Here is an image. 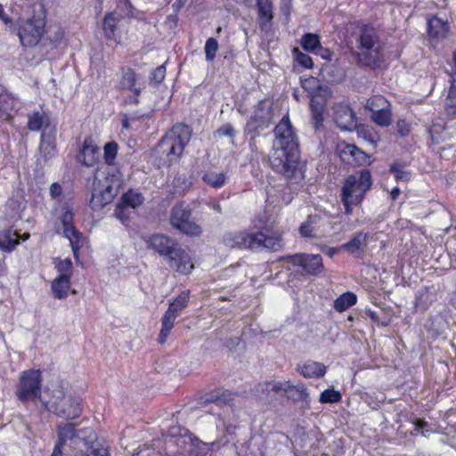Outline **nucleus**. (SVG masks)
Masks as SVG:
<instances>
[{"label": "nucleus", "instance_id": "obj_31", "mask_svg": "<svg viewBox=\"0 0 456 456\" xmlns=\"http://www.w3.org/2000/svg\"><path fill=\"white\" fill-rule=\"evenodd\" d=\"M257 6V12L259 17L260 27L263 28L264 26L270 22L273 18V4L271 0H256Z\"/></svg>", "mask_w": 456, "mask_h": 456}, {"label": "nucleus", "instance_id": "obj_20", "mask_svg": "<svg viewBox=\"0 0 456 456\" xmlns=\"http://www.w3.org/2000/svg\"><path fill=\"white\" fill-rule=\"evenodd\" d=\"M145 242L148 248L153 249L155 252L167 258L169 257L178 245L177 242L170 237L159 233L148 237Z\"/></svg>", "mask_w": 456, "mask_h": 456}, {"label": "nucleus", "instance_id": "obj_6", "mask_svg": "<svg viewBox=\"0 0 456 456\" xmlns=\"http://www.w3.org/2000/svg\"><path fill=\"white\" fill-rule=\"evenodd\" d=\"M121 185L120 177L116 175H109L103 181L99 180L94 184L92 193L91 207L94 209H101L110 203L118 193Z\"/></svg>", "mask_w": 456, "mask_h": 456}, {"label": "nucleus", "instance_id": "obj_5", "mask_svg": "<svg viewBox=\"0 0 456 456\" xmlns=\"http://www.w3.org/2000/svg\"><path fill=\"white\" fill-rule=\"evenodd\" d=\"M358 61L363 65H377L382 60L381 44L376 30L369 26L360 29L357 39Z\"/></svg>", "mask_w": 456, "mask_h": 456}, {"label": "nucleus", "instance_id": "obj_4", "mask_svg": "<svg viewBox=\"0 0 456 456\" xmlns=\"http://www.w3.org/2000/svg\"><path fill=\"white\" fill-rule=\"evenodd\" d=\"M51 394L52 397L49 401L41 399L49 411L66 419H73L80 416L82 406L79 397L65 393L61 387L53 389Z\"/></svg>", "mask_w": 456, "mask_h": 456}, {"label": "nucleus", "instance_id": "obj_44", "mask_svg": "<svg viewBox=\"0 0 456 456\" xmlns=\"http://www.w3.org/2000/svg\"><path fill=\"white\" fill-rule=\"evenodd\" d=\"M218 43L217 41L213 38L209 37L205 44V54H206V60L208 61H212L216 58V52L218 51Z\"/></svg>", "mask_w": 456, "mask_h": 456}, {"label": "nucleus", "instance_id": "obj_2", "mask_svg": "<svg viewBox=\"0 0 456 456\" xmlns=\"http://www.w3.org/2000/svg\"><path fill=\"white\" fill-rule=\"evenodd\" d=\"M371 185L372 179L369 170H362L358 174L351 175L345 179L340 197L346 215H351L353 207L362 203L365 193L370 189Z\"/></svg>", "mask_w": 456, "mask_h": 456}, {"label": "nucleus", "instance_id": "obj_38", "mask_svg": "<svg viewBox=\"0 0 456 456\" xmlns=\"http://www.w3.org/2000/svg\"><path fill=\"white\" fill-rule=\"evenodd\" d=\"M390 106L389 102L384 96L379 94L373 95L368 99L365 104L366 109L371 111V113L377 112L378 110H383L385 108H388Z\"/></svg>", "mask_w": 456, "mask_h": 456}, {"label": "nucleus", "instance_id": "obj_1", "mask_svg": "<svg viewBox=\"0 0 456 456\" xmlns=\"http://www.w3.org/2000/svg\"><path fill=\"white\" fill-rule=\"evenodd\" d=\"M272 168L291 181L304 178L305 164L300 160L298 141L289 117L274 128V141L269 156Z\"/></svg>", "mask_w": 456, "mask_h": 456}, {"label": "nucleus", "instance_id": "obj_33", "mask_svg": "<svg viewBox=\"0 0 456 456\" xmlns=\"http://www.w3.org/2000/svg\"><path fill=\"white\" fill-rule=\"evenodd\" d=\"M53 136L45 132L41 135L40 152L45 159H49L55 155L56 150Z\"/></svg>", "mask_w": 456, "mask_h": 456}, {"label": "nucleus", "instance_id": "obj_3", "mask_svg": "<svg viewBox=\"0 0 456 456\" xmlns=\"http://www.w3.org/2000/svg\"><path fill=\"white\" fill-rule=\"evenodd\" d=\"M191 131L188 126L175 125L157 146V152L167 163L180 159L185 145L190 142Z\"/></svg>", "mask_w": 456, "mask_h": 456}, {"label": "nucleus", "instance_id": "obj_61", "mask_svg": "<svg viewBox=\"0 0 456 456\" xmlns=\"http://www.w3.org/2000/svg\"><path fill=\"white\" fill-rule=\"evenodd\" d=\"M400 193H401L400 189L398 187H395L391 191L390 195L393 200H396L398 198V196L400 195Z\"/></svg>", "mask_w": 456, "mask_h": 456}, {"label": "nucleus", "instance_id": "obj_23", "mask_svg": "<svg viewBox=\"0 0 456 456\" xmlns=\"http://www.w3.org/2000/svg\"><path fill=\"white\" fill-rule=\"evenodd\" d=\"M99 148L91 137L85 139L78 155L79 160L86 167L94 166L99 160Z\"/></svg>", "mask_w": 456, "mask_h": 456}, {"label": "nucleus", "instance_id": "obj_47", "mask_svg": "<svg viewBox=\"0 0 456 456\" xmlns=\"http://www.w3.org/2000/svg\"><path fill=\"white\" fill-rule=\"evenodd\" d=\"M55 267L58 270V276H64L67 278H71L72 273V262L70 259L59 260Z\"/></svg>", "mask_w": 456, "mask_h": 456}, {"label": "nucleus", "instance_id": "obj_42", "mask_svg": "<svg viewBox=\"0 0 456 456\" xmlns=\"http://www.w3.org/2000/svg\"><path fill=\"white\" fill-rule=\"evenodd\" d=\"M301 45L306 51H314L320 45L319 37L315 34H306L301 40Z\"/></svg>", "mask_w": 456, "mask_h": 456}, {"label": "nucleus", "instance_id": "obj_14", "mask_svg": "<svg viewBox=\"0 0 456 456\" xmlns=\"http://www.w3.org/2000/svg\"><path fill=\"white\" fill-rule=\"evenodd\" d=\"M331 96L332 91L327 86L323 88H319V91L310 95V110L315 128L322 125L327 101Z\"/></svg>", "mask_w": 456, "mask_h": 456}, {"label": "nucleus", "instance_id": "obj_59", "mask_svg": "<svg viewBox=\"0 0 456 456\" xmlns=\"http://www.w3.org/2000/svg\"><path fill=\"white\" fill-rule=\"evenodd\" d=\"M341 246L339 248H327L323 249V252L328 255L330 257H332L335 254L341 250Z\"/></svg>", "mask_w": 456, "mask_h": 456}, {"label": "nucleus", "instance_id": "obj_24", "mask_svg": "<svg viewBox=\"0 0 456 456\" xmlns=\"http://www.w3.org/2000/svg\"><path fill=\"white\" fill-rule=\"evenodd\" d=\"M118 88L132 91L136 95L140 94L142 87L138 85L136 74L132 69L123 68L121 69Z\"/></svg>", "mask_w": 456, "mask_h": 456}, {"label": "nucleus", "instance_id": "obj_50", "mask_svg": "<svg viewBox=\"0 0 456 456\" xmlns=\"http://www.w3.org/2000/svg\"><path fill=\"white\" fill-rule=\"evenodd\" d=\"M12 99L0 90V118H7Z\"/></svg>", "mask_w": 456, "mask_h": 456}, {"label": "nucleus", "instance_id": "obj_41", "mask_svg": "<svg viewBox=\"0 0 456 456\" xmlns=\"http://www.w3.org/2000/svg\"><path fill=\"white\" fill-rule=\"evenodd\" d=\"M300 83L304 90L309 94V96L319 91V88H323L325 86L320 85L319 80L314 77H301Z\"/></svg>", "mask_w": 456, "mask_h": 456}, {"label": "nucleus", "instance_id": "obj_35", "mask_svg": "<svg viewBox=\"0 0 456 456\" xmlns=\"http://www.w3.org/2000/svg\"><path fill=\"white\" fill-rule=\"evenodd\" d=\"M202 180L213 188H220L225 183L226 174L224 172L208 171L204 174Z\"/></svg>", "mask_w": 456, "mask_h": 456}, {"label": "nucleus", "instance_id": "obj_26", "mask_svg": "<svg viewBox=\"0 0 456 456\" xmlns=\"http://www.w3.org/2000/svg\"><path fill=\"white\" fill-rule=\"evenodd\" d=\"M74 456H110L108 448L103 446L100 442L90 439L86 445L75 452Z\"/></svg>", "mask_w": 456, "mask_h": 456}, {"label": "nucleus", "instance_id": "obj_27", "mask_svg": "<svg viewBox=\"0 0 456 456\" xmlns=\"http://www.w3.org/2000/svg\"><path fill=\"white\" fill-rule=\"evenodd\" d=\"M368 234L362 232H357L354 238L343 244L341 248L346 250L348 253L352 255L358 256L363 251V248L366 245Z\"/></svg>", "mask_w": 456, "mask_h": 456}, {"label": "nucleus", "instance_id": "obj_30", "mask_svg": "<svg viewBox=\"0 0 456 456\" xmlns=\"http://www.w3.org/2000/svg\"><path fill=\"white\" fill-rule=\"evenodd\" d=\"M51 288L54 297L58 299L65 298L70 289V278L57 276L53 281Z\"/></svg>", "mask_w": 456, "mask_h": 456}, {"label": "nucleus", "instance_id": "obj_34", "mask_svg": "<svg viewBox=\"0 0 456 456\" xmlns=\"http://www.w3.org/2000/svg\"><path fill=\"white\" fill-rule=\"evenodd\" d=\"M318 232V217L310 216L299 227V233L304 238H314Z\"/></svg>", "mask_w": 456, "mask_h": 456}, {"label": "nucleus", "instance_id": "obj_46", "mask_svg": "<svg viewBox=\"0 0 456 456\" xmlns=\"http://www.w3.org/2000/svg\"><path fill=\"white\" fill-rule=\"evenodd\" d=\"M44 123V116L39 111L33 112L28 117V127L31 131H39Z\"/></svg>", "mask_w": 456, "mask_h": 456}, {"label": "nucleus", "instance_id": "obj_32", "mask_svg": "<svg viewBox=\"0 0 456 456\" xmlns=\"http://www.w3.org/2000/svg\"><path fill=\"white\" fill-rule=\"evenodd\" d=\"M284 243L282 240L281 233L274 232L271 235H266L264 233V240L262 243V249H266L269 251H279L282 248Z\"/></svg>", "mask_w": 456, "mask_h": 456}, {"label": "nucleus", "instance_id": "obj_37", "mask_svg": "<svg viewBox=\"0 0 456 456\" xmlns=\"http://www.w3.org/2000/svg\"><path fill=\"white\" fill-rule=\"evenodd\" d=\"M444 109L449 115L456 114V79L452 78L451 86L444 101Z\"/></svg>", "mask_w": 456, "mask_h": 456}, {"label": "nucleus", "instance_id": "obj_29", "mask_svg": "<svg viewBox=\"0 0 456 456\" xmlns=\"http://www.w3.org/2000/svg\"><path fill=\"white\" fill-rule=\"evenodd\" d=\"M428 26L430 37L436 39H442L445 37L449 29L447 22L437 17L430 19L428 20Z\"/></svg>", "mask_w": 456, "mask_h": 456}, {"label": "nucleus", "instance_id": "obj_45", "mask_svg": "<svg viewBox=\"0 0 456 456\" xmlns=\"http://www.w3.org/2000/svg\"><path fill=\"white\" fill-rule=\"evenodd\" d=\"M118 143L116 142H110L104 145V159L108 165H111L116 159L118 153Z\"/></svg>", "mask_w": 456, "mask_h": 456}, {"label": "nucleus", "instance_id": "obj_49", "mask_svg": "<svg viewBox=\"0 0 456 456\" xmlns=\"http://www.w3.org/2000/svg\"><path fill=\"white\" fill-rule=\"evenodd\" d=\"M173 456H211V454L206 444H198L190 451L188 455L177 453Z\"/></svg>", "mask_w": 456, "mask_h": 456}, {"label": "nucleus", "instance_id": "obj_51", "mask_svg": "<svg viewBox=\"0 0 456 456\" xmlns=\"http://www.w3.org/2000/svg\"><path fill=\"white\" fill-rule=\"evenodd\" d=\"M358 134L360 137H362L366 141H368L372 145H376L377 143V134L372 128L369 127H361L358 130Z\"/></svg>", "mask_w": 456, "mask_h": 456}, {"label": "nucleus", "instance_id": "obj_52", "mask_svg": "<svg viewBox=\"0 0 456 456\" xmlns=\"http://www.w3.org/2000/svg\"><path fill=\"white\" fill-rule=\"evenodd\" d=\"M295 54H296L297 61L301 66H303L304 68H306V69H310V68L313 67L312 58L308 54L303 53H299L297 51H295Z\"/></svg>", "mask_w": 456, "mask_h": 456}, {"label": "nucleus", "instance_id": "obj_62", "mask_svg": "<svg viewBox=\"0 0 456 456\" xmlns=\"http://www.w3.org/2000/svg\"><path fill=\"white\" fill-rule=\"evenodd\" d=\"M417 428H422L427 426V422L421 419H417L415 422Z\"/></svg>", "mask_w": 456, "mask_h": 456}, {"label": "nucleus", "instance_id": "obj_28", "mask_svg": "<svg viewBox=\"0 0 456 456\" xmlns=\"http://www.w3.org/2000/svg\"><path fill=\"white\" fill-rule=\"evenodd\" d=\"M19 234L16 231L7 229L0 232V250L4 252L12 251L19 242Z\"/></svg>", "mask_w": 456, "mask_h": 456}, {"label": "nucleus", "instance_id": "obj_36", "mask_svg": "<svg viewBox=\"0 0 456 456\" xmlns=\"http://www.w3.org/2000/svg\"><path fill=\"white\" fill-rule=\"evenodd\" d=\"M356 303V296L351 292H346L339 296L334 302V308L338 312H344Z\"/></svg>", "mask_w": 456, "mask_h": 456}, {"label": "nucleus", "instance_id": "obj_21", "mask_svg": "<svg viewBox=\"0 0 456 456\" xmlns=\"http://www.w3.org/2000/svg\"><path fill=\"white\" fill-rule=\"evenodd\" d=\"M167 260L170 267L179 273L187 274L194 268L191 256L179 245L176 246Z\"/></svg>", "mask_w": 456, "mask_h": 456}, {"label": "nucleus", "instance_id": "obj_10", "mask_svg": "<svg viewBox=\"0 0 456 456\" xmlns=\"http://www.w3.org/2000/svg\"><path fill=\"white\" fill-rule=\"evenodd\" d=\"M45 21L42 15L33 16L22 21L19 27L18 36L24 46H35L45 33Z\"/></svg>", "mask_w": 456, "mask_h": 456}, {"label": "nucleus", "instance_id": "obj_64", "mask_svg": "<svg viewBox=\"0 0 456 456\" xmlns=\"http://www.w3.org/2000/svg\"><path fill=\"white\" fill-rule=\"evenodd\" d=\"M122 126H123L124 128H126V129L129 127V122H128V120L126 118H125L123 120Z\"/></svg>", "mask_w": 456, "mask_h": 456}, {"label": "nucleus", "instance_id": "obj_25", "mask_svg": "<svg viewBox=\"0 0 456 456\" xmlns=\"http://www.w3.org/2000/svg\"><path fill=\"white\" fill-rule=\"evenodd\" d=\"M297 371L306 379H318L325 375L326 366L314 361H306L297 367Z\"/></svg>", "mask_w": 456, "mask_h": 456}, {"label": "nucleus", "instance_id": "obj_40", "mask_svg": "<svg viewBox=\"0 0 456 456\" xmlns=\"http://www.w3.org/2000/svg\"><path fill=\"white\" fill-rule=\"evenodd\" d=\"M391 106L383 110H378L371 114V120L380 126H388L391 124Z\"/></svg>", "mask_w": 456, "mask_h": 456}, {"label": "nucleus", "instance_id": "obj_55", "mask_svg": "<svg viewBox=\"0 0 456 456\" xmlns=\"http://www.w3.org/2000/svg\"><path fill=\"white\" fill-rule=\"evenodd\" d=\"M391 170L395 173V177L398 181H408L410 179V173L395 167H391Z\"/></svg>", "mask_w": 456, "mask_h": 456}, {"label": "nucleus", "instance_id": "obj_15", "mask_svg": "<svg viewBox=\"0 0 456 456\" xmlns=\"http://www.w3.org/2000/svg\"><path fill=\"white\" fill-rule=\"evenodd\" d=\"M61 220L63 225V234L69 240L73 255L77 258L78 251L85 243V238L72 224L73 213L69 209H65L61 215Z\"/></svg>", "mask_w": 456, "mask_h": 456}, {"label": "nucleus", "instance_id": "obj_57", "mask_svg": "<svg viewBox=\"0 0 456 456\" xmlns=\"http://www.w3.org/2000/svg\"><path fill=\"white\" fill-rule=\"evenodd\" d=\"M397 128H398V132L403 136L406 135L410 131L409 125L405 120H399L397 122Z\"/></svg>", "mask_w": 456, "mask_h": 456}, {"label": "nucleus", "instance_id": "obj_43", "mask_svg": "<svg viewBox=\"0 0 456 456\" xmlns=\"http://www.w3.org/2000/svg\"><path fill=\"white\" fill-rule=\"evenodd\" d=\"M342 399L340 392L333 388L324 390L320 395V402L322 403H338Z\"/></svg>", "mask_w": 456, "mask_h": 456}, {"label": "nucleus", "instance_id": "obj_60", "mask_svg": "<svg viewBox=\"0 0 456 456\" xmlns=\"http://www.w3.org/2000/svg\"><path fill=\"white\" fill-rule=\"evenodd\" d=\"M0 20H3L5 24H8L10 20L9 18L4 14V7L0 4Z\"/></svg>", "mask_w": 456, "mask_h": 456}, {"label": "nucleus", "instance_id": "obj_17", "mask_svg": "<svg viewBox=\"0 0 456 456\" xmlns=\"http://www.w3.org/2000/svg\"><path fill=\"white\" fill-rule=\"evenodd\" d=\"M124 9L121 5H118V8L112 12L108 13L103 20V32L105 37L108 39H116V31L119 22L126 16L131 14V6L126 2L122 4Z\"/></svg>", "mask_w": 456, "mask_h": 456}, {"label": "nucleus", "instance_id": "obj_63", "mask_svg": "<svg viewBox=\"0 0 456 456\" xmlns=\"http://www.w3.org/2000/svg\"><path fill=\"white\" fill-rule=\"evenodd\" d=\"M213 208H214L217 213H221V212H222L221 206H220V204H218V203H214V204H213Z\"/></svg>", "mask_w": 456, "mask_h": 456}, {"label": "nucleus", "instance_id": "obj_11", "mask_svg": "<svg viewBox=\"0 0 456 456\" xmlns=\"http://www.w3.org/2000/svg\"><path fill=\"white\" fill-rule=\"evenodd\" d=\"M264 232H250L247 231L228 232L224 237V242L227 247L262 250Z\"/></svg>", "mask_w": 456, "mask_h": 456}, {"label": "nucleus", "instance_id": "obj_22", "mask_svg": "<svg viewBox=\"0 0 456 456\" xmlns=\"http://www.w3.org/2000/svg\"><path fill=\"white\" fill-rule=\"evenodd\" d=\"M334 109V120L342 130H352L356 126L355 114L352 109L345 103H337Z\"/></svg>", "mask_w": 456, "mask_h": 456}, {"label": "nucleus", "instance_id": "obj_39", "mask_svg": "<svg viewBox=\"0 0 456 456\" xmlns=\"http://www.w3.org/2000/svg\"><path fill=\"white\" fill-rule=\"evenodd\" d=\"M142 201L143 198L141 193L130 191L122 196L119 202L134 210L142 204Z\"/></svg>", "mask_w": 456, "mask_h": 456}, {"label": "nucleus", "instance_id": "obj_56", "mask_svg": "<svg viewBox=\"0 0 456 456\" xmlns=\"http://www.w3.org/2000/svg\"><path fill=\"white\" fill-rule=\"evenodd\" d=\"M50 194L53 199H57L61 194V186L58 183H53L50 186Z\"/></svg>", "mask_w": 456, "mask_h": 456}, {"label": "nucleus", "instance_id": "obj_12", "mask_svg": "<svg viewBox=\"0 0 456 456\" xmlns=\"http://www.w3.org/2000/svg\"><path fill=\"white\" fill-rule=\"evenodd\" d=\"M190 217L191 210L188 206L177 204L171 211V225L187 235L198 236L201 233V229L196 223L192 222Z\"/></svg>", "mask_w": 456, "mask_h": 456}, {"label": "nucleus", "instance_id": "obj_19", "mask_svg": "<svg viewBox=\"0 0 456 456\" xmlns=\"http://www.w3.org/2000/svg\"><path fill=\"white\" fill-rule=\"evenodd\" d=\"M340 159L351 165L370 164V156L354 144L341 143L338 147Z\"/></svg>", "mask_w": 456, "mask_h": 456}, {"label": "nucleus", "instance_id": "obj_16", "mask_svg": "<svg viewBox=\"0 0 456 456\" xmlns=\"http://www.w3.org/2000/svg\"><path fill=\"white\" fill-rule=\"evenodd\" d=\"M273 116L272 108L269 103L260 102L247 124V129L249 133H255L258 129L268 127L273 120Z\"/></svg>", "mask_w": 456, "mask_h": 456}, {"label": "nucleus", "instance_id": "obj_13", "mask_svg": "<svg viewBox=\"0 0 456 456\" xmlns=\"http://www.w3.org/2000/svg\"><path fill=\"white\" fill-rule=\"evenodd\" d=\"M257 391L261 394L260 398L268 399L273 397L274 395L283 391L286 394H289L292 391L297 393L298 397L302 400H307L309 394L307 389L303 384L294 386L290 381H269L259 384Z\"/></svg>", "mask_w": 456, "mask_h": 456}, {"label": "nucleus", "instance_id": "obj_8", "mask_svg": "<svg viewBox=\"0 0 456 456\" xmlns=\"http://www.w3.org/2000/svg\"><path fill=\"white\" fill-rule=\"evenodd\" d=\"M190 297V291L185 290L180 293L170 304L161 320V330L158 341L164 344L170 334L175 319L180 313L187 306Z\"/></svg>", "mask_w": 456, "mask_h": 456}, {"label": "nucleus", "instance_id": "obj_58", "mask_svg": "<svg viewBox=\"0 0 456 456\" xmlns=\"http://www.w3.org/2000/svg\"><path fill=\"white\" fill-rule=\"evenodd\" d=\"M63 445L64 444H61L56 442L51 456H62Z\"/></svg>", "mask_w": 456, "mask_h": 456}, {"label": "nucleus", "instance_id": "obj_9", "mask_svg": "<svg viewBox=\"0 0 456 456\" xmlns=\"http://www.w3.org/2000/svg\"><path fill=\"white\" fill-rule=\"evenodd\" d=\"M41 372L37 370L23 371L20 377L16 395L21 402L40 398Z\"/></svg>", "mask_w": 456, "mask_h": 456}, {"label": "nucleus", "instance_id": "obj_18", "mask_svg": "<svg viewBox=\"0 0 456 456\" xmlns=\"http://www.w3.org/2000/svg\"><path fill=\"white\" fill-rule=\"evenodd\" d=\"M287 258L295 265H299L310 275H317L323 271L322 258L320 255L296 254Z\"/></svg>", "mask_w": 456, "mask_h": 456}, {"label": "nucleus", "instance_id": "obj_53", "mask_svg": "<svg viewBox=\"0 0 456 456\" xmlns=\"http://www.w3.org/2000/svg\"><path fill=\"white\" fill-rule=\"evenodd\" d=\"M216 134L219 136H228V137H233L235 135L234 129L231 124H224L222 126H220Z\"/></svg>", "mask_w": 456, "mask_h": 456}, {"label": "nucleus", "instance_id": "obj_7", "mask_svg": "<svg viewBox=\"0 0 456 456\" xmlns=\"http://www.w3.org/2000/svg\"><path fill=\"white\" fill-rule=\"evenodd\" d=\"M57 442L65 444L69 442V446L74 453L80 450L90 439L95 438V433L92 428L76 429L74 424L63 423L57 427Z\"/></svg>", "mask_w": 456, "mask_h": 456}, {"label": "nucleus", "instance_id": "obj_48", "mask_svg": "<svg viewBox=\"0 0 456 456\" xmlns=\"http://www.w3.org/2000/svg\"><path fill=\"white\" fill-rule=\"evenodd\" d=\"M133 212L134 209L127 208L121 204L120 202H118L115 209V216L118 219H119L122 224H126Z\"/></svg>", "mask_w": 456, "mask_h": 456}, {"label": "nucleus", "instance_id": "obj_54", "mask_svg": "<svg viewBox=\"0 0 456 456\" xmlns=\"http://www.w3.org/2000/svg\"><path fill=\"white\" fill-rule=\"evenodd\" d=\"M166 76V68L164 65L159 66L152 72V80L156 83H160L164 80Z\"/></svg>", "mask_w": 456, "mask_h": 456}]
</instances>
